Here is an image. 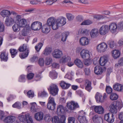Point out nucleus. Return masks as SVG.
Segmentation results:
<instances>
[{
	"instance_id": "1",
	"label": "nucleus",
	"mask_w": 123,
	"mask_h": 123,
	"mask_svg": "<svg viewBox=\"0 0 123 123\" xmlns=\"http://www.w3.org/2000/svg\"><path fill=\"white\" fill-rule=\"evenodd\" d=\"M50 93L53 96H55L58 94V89L56 85L54 84H51L48 88Z\"/></svg>"
},
{
	"instance_id": "2",
	"label": "nucleus",
	"mask_w": 123,
	"mask_h": 123,
	"mask_svg": "<svg viewBox=\"0 0 123 123\" xmlns=\"http://www.w3.org/2000/svg\"><path fill=\"white\" fill-rule=\"evenodd\" d=\"M42 27V23L38 21H35L31 24V28L33 30L37 31L40 30Z\"/></svg>"
},
{
	"instance_id": "3",
	"label": "nucleus",
	"mask_w": 123,
	"mask_h": 123,
	"mask_svg": "<svg viewBox=\"0 0 123 123\" xmlns=\"http://www.w3.org/2000/svg\"><path fill=\"white\" fill-rule=\"evenodd\" d=\"M107 48V44L104 42L98 45L97 47L98 51L100 53L105 52Z\"/></svg>"
},
{
	"instance_id": "4",
	"label": "nucleus",
	"mask_w": 123,
	"mask_h": 123,
	"mask_svg": "<svg viewBox=\"0 0 123 123\" xmlns=\"http://www.w3.org/2000/svg\"><path fill=\"white\" fill-rule=\"evenodd\" d=\"M114 116L112 113H109L105 114L104 116V119L109 123H111L114 121Z\"/></svg>"
},
{
	"instance_id": "5",
	"label": "nucleus",
	"mask_w": 123,
	"mask_h": 123,
	"mask_svg": "<svg viewBox=\"0 0 123 123\" xmlns=\"http://www.w3.org/2000/svg\"><path fill=\"white\" fill-rule=\"evenodd\" d=\"M67 105L68 109L71 110H73L79 107V106L77 103H75L73 101L70 102H67Z\"/></svg>"
},
{
	"instance_id": "6",
	"label": "nucleus",
	"mask_w": 123,
	"mask_h": 123,
	"mask_svg": "<svg viewBox=\"0 0 123 123\" xmlns=\"http://www.w3.org/2000/svg\"><path fill=\"white\" fill-rule=\"evenodd\" d=\"M109 56L107 55H105L100 57L99 61L100 65L101 66H104L107 62Z\"/></svg>"
},
{
	"instance_id": "7",
	"label": "nucleus",
	"mask_w": 123,
	"mask_h": 123,
	"mask_svg": "<svg viewBox=\"0 0 123 123\" xmlns=\"http://www.w3.org/2000/svg\"><path fill=\"white\" fill-rule=\"evenodd\" d=\"M108 31V25H103L99 29V33L101 35H104L107 33Z\"/></svg>"
},
{
	"instance_id": "8",
	"label": "nucleus",
	"mask_w": 123,
	"mask_h": 123,
	"mask_svg": "<svg viewBox=\"0 0 123 123\" xmlns=\"http://www.w3.org/2000/svg\"><path fill=\"white\" fill-rule=\"evenodd\" d=\"M53 56L56 58H59L62 55V51L58 49L54 50L52 53Z\"/></svg>"
},
{
	"instance_id": "9",
	"label": "nucleus",
	"mask_w": 123,
	"mask_h": 123,
	"mask_svg": "<svg viewBox=\"0 0 123 123\" xmlns=\"http://www.w3.org/2000/svg\"><path fill=\"white\" fill-rule=\"evenodd\" d=\"M66 18L63 17H60L56 20V22L58 24L59 26H62L66 23Z\"/></svg>"
},
{
	"instance_id": "10",
	"label": "nucleus",
	"mask_w": 123,
	"mask_h": 123,
	"mask_svg": "<svg viewBox=\"0 0 123 123\" xmlns=\"http://www.w3.org/2000/svg\"><path fill=\"white\" fill-rule=\"evenodd\" d=\"M81 57L84 59H88L90 57L89 51L87 50L83 49L80 53Z\"/></svg>"
},
{
	"instance_id": "11",
	"label": "nucleus",
	"mask_w": 123,
	"mask_h": 123,
	"mask_svg": "<svg viewBox=\"0 0 123 123\" xmlns=\"http://www.w3.org/2000/svg\"><path fill=\"white\" fill-rule=\"evenodd\" d=\"M113 87L116 91L121 92L123 91V85L120 84H116L113 85Z\"/></svg>"
},
{
	"instance_id": "12",
	"label": "nucleus",
	"mask_w": 123,
	"mask_h": 123,
	"mask_svg": "<svg viewBox=\"0 0 123 123\" xmlns=\"http://www.w3.org/2000/svg\"><path fill=\"white\" fill-rule=\"evenodd\" d=\"M15 120V117L14 116H9L6 117L2 120L5 123H13Z\"/></svg>"
},
{
	"instance_id": "13",
	"label": "nucleus",
	"mask_w": 123,
	"mask_h": 123,
	"mask_svg": "<svg viewBox=\"0 0 123 123\" xmlns=\"http://www.w3.org/2000/svg\"><path fill=\"white\" fill-rule=\"evenodd\" d=\"M16 20L12 18L11 17H8L6 18L5 21V23L7 26H9L14 23L16 22Z\"/></svg>"
},
{
	"instance_id": "14",
	"label": "nucleus",
	"mask_w": 123,
	"mask_h": 123,
	"mask_svg": "<svg viewBox=\"0 0 123 123\" xmlns=\"http://www.w3.org/2000/svg\"><path fill=\"white\" fill-rule=\"evenodd\" d=\"M95 112L99 114H102L104 112V109L100 106H95L93 107Z\"/></svg>"
},
{
	"instance_id": "15",
	"label": "nucleus",
	"mask_w": 123,
	"mask_h": 123,
	"mask_svg": "<svg viewBox=\"0 0 123 123\" xmlns=\"http://www.w3.org/2000/svg\"><path fill=\"white\" fill-rule=\"evenodd\" d=\"M80 43L82 46H85L88 45L89 43V39L86 37H81L80 40Z\"/></svg>"
},
{
	"instance_id": "16",
	"label": "nucleus",
	"mask_w": 123,
	"mask_h": 123,
	"mask_svg": "<svg viewBox=\"0 0 123 123\" xmlns=\"http://www.w3.org/2000/svg\"><path fill=\"white\" fill-rule=\"evenodd\" d=\"M43 112H39L35 114L34 118L36 120L40 121L43 119Z\"/></svg>"
},
{
	"instance_id": "17",
	"label": "nucleus",
	"mask_w": 123,
	"mask_h": 123,
	"mask_svg": "<svg viewBox=\"0 0 123 123\" xmlns=\"http://www.w3.org/2000/svg\"><path fill=\"white\" fill-rule=\"evenodd\" d=\"M117 28V24L114 23H111L109 26V29L112 33L116 32Z\"/></svg>"
},
{
	"instance_id": "18",
	"label": "nucleus",
	"mask_w": 123,
	"mask_h": 123,
	"mask_svg": "<svg viewBox=\"0 0 123 123\" xmlns=\"http://www.w3.org/2000/svg\"><path fill=\"white\" fill-rule=\"evenodd\" d=\"M8 54L6 51H3L1 53L0 58L1 61L6 62L8 59Z\"/></svg>"
},
{
	"instance_id": "19",
	"label": "nucleus",
	"mask_w": 123,
	"mask_h": 123,
	"mask_svg": "<svg viewBox=\"0 0 123 123\" xmlns=\"http://www.w3.org/2000/svg\"><path fill=\"white\" fill-rule=\"evenodd\" d=\"M85 89L89 92H90L92 89L91 86V82L89 80H85Z\"/></svg>"
},
{
	"instance_id": "20",
	"label": "nucleus",
	"mask_w": 123,
	"mask_h": 123,
	"mask_svg": "<svg viewBox=\"0 0 123 123\" xmlns=\"http://www.w3.org/2000/svg\"><path fill=\"white\" fill-rule=\"evenodd\" d=\"M95 98L97 103L100 102L102 103L104 102V100L102 99V95L100 93L98 92L96 93L95 96Z\"/></svg>"
},
{
	"instance_id": "21",
	"label": "nucleus",
	"mask_w": 123,
	"mask_h": 123,
	"mask_svg": "<svg viewBox=\"0 0 123 123\" xmlns=\"http://www.w3.org/2000/svg\"><path fill=\"white\" fill-rule=\"evenodd\" d=\"M98 35V29H93L90 32V35L92 38L96 37Z\"/></svg>"
},
{
	"instance_id": "22",
	"label": "nucleus",
	"mask_w": 123,
	"mask_h": 123,
	"mask_svg": "<svg viewBox=\"0 0 123 123\" xmlns=\"http://www.w3.org/2000/svg\"><path fill=\"white\" fill-rule=\"evenodd\" d=\"M110 111L112 114H116L117 112V108L113 102L109 106Z\"/></svg>"
},
{
	"instance_id": "23",
	"label": "nucleus",
	"mask_w": 123,
	"mask_h": 123,
	"mask_svg": "<svg viewBox=\"0 0 123 123\" xmlns=\"http://www.w3.org/2000/svg\"><path fill=\"white\" fill-rule=\"evenodd\" d=\"M29 114H27L25 115H22L18 117V119L21 122L23 123L26 122L27 119L29 118Z\"/></svg>"
},
{
	"instance_id": "24",
	"label": "nucleus",
	"mask_w": 123,
	"mask_h": 123,
	"mask_svg": "<svg viewBox=\"0 0 123 123\" xmlns=\"http://www.w3.org/2000/svg\"><path fill=\"white\" fill-rule=\"evenodd\" d=\"M41 28L42 31L44 33H48L50 30V27L46 24L43 25Z\"/></svg>"
},
{
	"instance_id": "25",
	"label": "nucleus",
	"mask_w": 123,
	"mask_h": 123,
	"mask_svg": "<svg viewBox=\"0 0 123 123\" xmlns=\"http://www.w3.org/2000/svg\"><path fill=\"white\" fill-rule=\"evenodd\" d=\"M93 119L95 123H103L102 118L100 117H98L97 115L94 116Z\"/></svg>"
},
{
	"instance_id": "26",
	"label": "nucleus",
	"mask_w": 123,
	"mask_h": 123,
	"mask_svg": "<svg viewBox=\"0 0 123 123\" xmlns=\"http://www.w3.org/2000/svg\"><path fill=\"white\" fill-rule=\"evenodd\" d=\"M0 14L2 17L5 18L8 17L11 15L10 12L7 10H3L0 12Z\"/></svg>"
},
{
	"instance_id": "27",
	"label": "nucleus",
	"mask_w": 123,
	"mask_h": 123,
	"mask_svg": "<svg viewBox=\"0 0 123 123\" xmlns=\"http://www.w3.org/2000/svg\"><path fill=\"white\" fill-rule=\"evenodd\" d=\"M18 50L20 52H29V49L27 48L26 45L24 44H23L22 46H21L18 49Z\"/></svg>"
},
{
	"instance_id": "28",
	"label": "nucleus",
	"mask_w": 123,
	"mask_h": 123,
	"mask_svg": "<svg viewBox=\"0 0 123 123\" xmlns=\"http://www.w3.org/2000/svg\"><path fill=\"white\" fill-rule=\"evenodd\" d=\"M60 85L63 89H67L70 86V84L67 83L64 81H61L60 83Z\"/></svg>"
},
{
	"instance_id": "29",
	"label": "nucleus",
	"mask_w": 123,
	"mask_h": 123,
	"mask_svg": "<svg viewBox=\"0 0 123 123\" xmlns=\"http://www.w3.org/2000/svg\"><path fill=\"white\" fill-rule=\"evenodd\" d=\"M112 53L113 57L115 59H117L119 57L120 55V53L119 51L116 49L112 51Z\"/></svg>"
},
{
	"instance_id": "30",
	"label": "nucleus",
	"mask_w": 123,
	"mask_h": 123,
	"mask_svg": "<svg viewBox=\"0 0 123 123\" xmlns=\"http://www.w3.org/2000/svg\"><path fill=\"white\" fill-rule=\"evenodd\" d=\"M75 64L80 68H82L83 67V64L81 61L78 59H76L74 61Z\"/></svg>"
},
{
	"instance_id": "31",
	"label": "nucleus",
	"mask_w": 123,
	"mask_h": 123,
	"mask_svg": "<svg viewBox=\"0 0 123 123\" xmlns=\"http://www.w3.org/2000/svg\"><path fill=\"white\" fill-rule=\"evenodd\" d=\"M94 72L96 74L98 75L102 74L103 70L101 67L96 66L94 68Z\"/></svg>"
},
{
	"instance_id": "32",
	"label": "nucleus",
	"mask_w": 123,
	"mask_h": 123,
	"mask_svg": "<svg viewBox=\"0 0 123 123\" xmlns=\"http://www.w3.org/2000/svg\"><path fill=\"white\" fill-rule=\"evenodd\" d=\"M9 51L11 56L12 58H14L16 56L18 52L17 50L12 48L10 49Z\"/></svg>"
},
{
	"instance_id": "33",
	"label": "nucleus",
	"mask_w": 123,
	"mask_h": 123,
	"mask_svg": "<svg viewBox=\"0 0 123 123\" xmlns=\"http://www.w3.org/2000/svg\"><path fill=\"white\" fill-rule=\"evenodd\" d=\"M55 22L56 20L55 19L53 18H50L48 19L46 24L50 27L54 22Z\"/></svg>"
},
{
	"instance_id": "34",
	"label": "nucleus",
	"mask_w": 123,
	"mask_h": 123,
	"mask_svg": "<svg viewBox=\"0 0 123 123\" xmlns=\"http://www.w3.org/2000/svg\"><path fill=\"white\" fill-rule=\"evenodd\" d=\"M26 20L25 19H20L18 22V25L20 27H24L26 25Z\"/></svg>"
},
{
	"instance_id": "35",
	"label": "nucleus",
	"mask_w": 123,
	"mask_h": 123,
	"mask_svg": "<svg viewBox=\"0 0 123 123\" xmlns=\"http://www.w3.org/2000/svg\"><path fill=\"white\" fill-rule=\"evenodd\" d=\"M70 58L69 57L65 56L62 57L60 61V62L63 63L70 61Z\"/></svg>"
},
{
	"instance_id": "36",
	"label": "nucleus",
	"mask_w": 123,
	"mask_h": 123,
	"mask_svg": "<svg viewBox=\"0 0 123 123\" xmlns=\"http://www.w3.org/2000/svg\"><path fill=\"white\" fill-rule=\"evenodd\" d=\"M64 109L63 107L61 105H59L57 107V112L60 114L64 112Z\"/></svg>"
},
{
	"instance_id": "37",
	"label": "nucleus",
	"mask_w": 123,
	"mask_h": 123,
	"mask_svg": "<svg viewBox=\"0 0 123 123\" xmlns=\"http://www.w3.org/2000/svg\"><path fill=\"white\" fill-rule=\"evenodd\" d=\"M52 51V49L50 48H46L43 52V54L45 55L50 54Z\"/></svg>"
},
{
	"instance_id": "38",
	"label": "nucleus",
	"mask_w": 123,
	"mask_h": 123,
	"mask_svg": "<svg viewBox=\"0 0 123 123\" xmlns=\"http://www.w3.org/2000/svg\"><path fill=\"white\" fill-rule=\"evenodd\" d=\"M49 76L52 79H56L57 77V74L55 71H51L50 72Z\"/></svg>"
},
{
	"instance_id": "39",
	"label": "nucleus",
	"mask_w": 123,
	"mask_h": 123,
	"mask_svg": "<svg viewBox=\"0 0 123 123\" xmlns=\"http://www.w3.org/2000/svg\"><path fill=\"white\" fill-rule=\"evenodd\" d=\"M113 103L117 109L121 108L123 107V105L121 102L117 101H114Z\"/></svg>"
},
{
	"instance_id": "40",
	"label": "nucleus",
	"mask_w": 123,
	"mask_h": 123,
	"mask_svg": "<svg viewBox=\"0 0 123 123\" xmlns=\"http://www.w3.org/2000/svg\"><path fill=\"white\" fill-rule=\"evenodd\" d=\"M69 34L68 32H66L62 33L61 36V40L63 42L65 41Z\"/></svg>"
},
{
	"instance_id": "41",
	"label": "nucleus",
	"mask_w": 123,
	"mask_h": 123,
	"mask_svg": "<svg viewBox=\"0 0 123 123\" xmlns=\"http://www.w3.org/2000/svg\"><path fill=\"white\" fill-rule=\"evenodd\" d=\"M31 111L33 112L37 111V110L35 107V106H36V103L35 102L32 103H31Z\"/></svg>"
},
{
	"instance_id": "42",
	"label": "nucleus",
	"mask_w": 123,
	"mask_h": 123,
	"mask_svg": "<svg viewBox=\"0 0 123 123\" xmlns=\"http://www.w3.org/2000/svg\"><path fill=\"white\" fill-rule=\"evenodd\" d=\"M56 104H47V108L49 110H53L55 108Z\"/></svg>"
},
{
	"instance_id": "43",
	"label": "nucleus",
	"mask_w": 123,
	"mask_h": 123,
	"mask_svg": "<svg viewBox=\"0 0 123 123\" xmlns=\"http://www.w3.org/2000/svg\"><path fill=\"white\" fill-rule=\"evenodd\" d=\"M108 44L111 48H113L116 45V43L113 40H110L108 42Z\"/></svg>"
},
{
	"instance_id": "44",
	"label": "nucleus",
	"mask_w": 123,
	"mask_h": 123,
	"mask_svg": "<svg viewBox=\"0 0 123 123\" xmlns=\"http://www.w3.org/2000/svg\"><path fill=\"white\" fill-rule=\"evenodd\" d=\"M118 96L115 93H112L110 96V98L112 100H117L118 98Z\"/></svg>"
},
{
	"instance_id": "45",
	"label": "nucleus",
	"mask_w": 123,
	"mask_h": 123,
	"mask_svg": "<svg viewBox=\"0 0 123 123\" xmlns=\"http://www.w3.org/2000/svg\"><path fill=\"white\" fill-rule=\"evenodd\" d=\"M20 27L18 24H15L12 26L13 31L14 32L18 31L19 30Z\"/></svg>"
},
{
	"instance_id": "46",
	"label": "nucleus",
	"mask_w": 123,
	"mask_h": 123,
	"mask_svg": "<svg viewBox=\"0 0 123 123\" xmlns=\"http://www.w3.org/2000/svg\"><path fill=\"white\" fill-rule=\"evenodd\" d=\"M52 61V58L49 57H46L45 60V64L46 65H49L51 63Z\"/></svg>"
},
{
	"instance_id": "47",
	"label": "nucleus",
	"mask_w": 123,
	"mask_h": 123,
	"mask_svg": "<svg viewBox=\"0 0 123 123\" xmlns=\"http://www.w3.org/2000/svg\"><path fill=\"white\" fill-rule=\"evenodd\" d=\"M29 52H24L22 53H20L19 56L22 59H24L27 57L28 54Z\"/></svg>"
},
{
	"instance_id": "48",
	"label": "nucleus",
	"mask_w": 123,
	"mask_h": 123,
	"mask_svg": "<svg viewBox=\"0 0 123 123\" xmlns=\"http://www.w3.org/2000/svg\"><path fill=\"white\" fill-rule=\"evenodd\" d=\"M66 15L68 19L70 21L72 20L74 18V15L70 13H66Z\"/></svg>"
},
{
	"instance_id": "49",
	"label": "nucleus",
	"mask_w": 123,
	"mask_h": 123,
	"mask_svg": "<svg viewBox=\"0 0 123 123\" xmlns=\"http://www.w3.org/2000/svg\"><path fill=\"white\" fill-rule=\"evenodd\" d=\"M52 121L53 123H60L59 119L58 116H55L52 119Z\"/></svg>"
},
{
	"instance_id": "50",
	"label": "nucleus",
	"mask_w": 123,
	"mask_h": 123,
	"mask_svg": "<svg viewBox=\"0 0 123 123\" xmlns=\"http://www.w3.org/2000/svg\"><path fill=\"white\" fill-rule=\"evenodd\" d=\"M78 119L80 123H86L87 120L86 117H78Z\"/></svg>"
},
{
	"instance_id": "51",
	"label": "nucleus",
	"mask_w": 123,
	"mask_h": 123,
	"mask_svg": "<svg viewBox=\"0 0 123 123\" xmlns=\"http://www.w3.org/2000/svg\"><path fill=\"white\" fill-rule=\"evenodd\" d=\"M25 76L22 74L20 75L19 77L18 81L20 82H24L25 81Z\"/></svg>"
},
{
	"instance_id": "52",
	"label": "nucleus",
	"mask_w": 123,
	"mask_h": 123,
	"mask_svg": "<svg viewBox=\"0 0 123 123\" xmlns=\"http://www.w3.org/2000/svg\"><path fill=\"white\" fill-rule=\"evenodd\" d=\"M92 23L91 21L89 20H84L81 24V25H88Z\"/></svg>"
},
{
	"instance_id": "53",
	"label": "nucleus",
	"mask_w": 123,
	"mask_h": 123,
	"mask_svg": "<svg viewBox=\"0 0 123 123\" xmlns=\"http://www.w3.org/2000/svg\"><path fill=\"white\" fill-rule=\"evenodd\" d=\"M43 45V44L42 43H39L38 44H37L35 46V49L37 52L39 51Z\"/></svg>"
},
{
	"instance_id": "54",
	"label": "nucleus",
	"mask_w": 123,
	"mask_h": 123,
	"mask_svg": "<svg viewBox=\"0 0 123 123\" xmlns=\"http://www.w3.org/2000/svg\"><path fill=\"white\" fill-rule=\"evenodd\" d=\"M21 104L19 102H16L13 104L12 106L14 108H16L18 109H20L21 108Z\"/></svg>"
},
{
	"instance_id": "55",
	"label": "nucleus",
	"mask_w": 123,
	"mask_h": 123,
	"mask_svg": "<svg viewBox=\"0 0 123 123\" xmlns=\"http://www.w3.org/2000/svg\"><path fill=\"white\" fill-rule=\"evenodd\" d=\"M81 33L83 35L87 34L89 32V31L86 29H82L79 30Z\"/></svg>"
},
{
	"instance_id": "56",
	"label": "nucleus",
	"mask_w": 123,
	"mask_h": 123,
	"mask_svg": "<svg viewBox=\"0 0 123 123\" xmlns=\"http://www.w3.org/2000/svg\"><path fill=\"white\" fill-rule=\"evenodd\" d=\"M51 26L53 30H56L58 28V27L59 26L56 22H54Z\"/></svg>"
},
{
	"instance_id": "57",
	"label": "nucleus",
	"mask_w": 123,
	"mask_h": 123,
	"mask_svg": "<svg viewBox=\"0 0 123 123\" xmlns=\"http://www.w3.org/2000/svg\"><path fill=\"white\" fill-rule=\"evenodd\" d=\"M68 123H74L75 118L73 117H70L68 118Z\"/></svg>"
},
{
	"instance_id": "58",
	"label": "nucleus",
	"mask_w": 123,
	"mask_h": 123,
	"mask_svg": "<svg viewBox=\"0 0 123 123\" xmlns=\"http://www.w3.org/2000/svg\"><path fill=\"white\" fill-rule=\"evenodd\" d=\"M105 90L107 93L109 94L111 93L112 91V89L109 86H106Z\"/></svg>"
},
{
	"instance_id": "59",
	"label": "nucleus",
	"mask_w": 123,
	"mask_h": 123,
	"mask_svg": "<svg viewBox=\"0 0 123 123\" xmlns=\"http://www.w3.org/2000/svg\"><path fill=\"white\" fill-rule=\"evenodd\" d=\"M34 93L33 91L30 90L27 93V96L29 98H32L34 96Z\"/></svg>"
},
{
	"instance_id": "60",
	"label": "nucleus",
	"mask_w": 123,
	"mask_h": 123,
	"mask_svg": "<svg viewBox=\"0 0 123 123\" xmlns=\"http://www.w3.org/2000/svg\"><path fill=\"white\" fill-rule=\"evenodd\" d=\"M48 100V104H56L55 103L54 98L51 97V96L49 97Z\"/></svg>"
},
{
	"instance_id": "61",
	"label": "nucleus",
	"mask_w": 123,
	"mask_h": 123,
	"mask_svg": "<svg viewBox=\"0 0 123 123\" xmlns=\"http://www.w3.org/2000/svg\"><path fill=\"white\" fill-rule=\"evenodd\" d=\"M34 74L32 73H30L27 74V78L28 80H31L33 79Z\"/></svg>"
},
{
	"instance_id": "62",
	"label": "nucleus",
	"mask_w": 123,
	"mask_h": 123,
	"mask_svg": "<svg viewBox=\"0 0 123 123\" xmlns=\"http://www.w3.org/2000/svg\"><path fill=\"white\" fill-rule=\"evenodd\" d=\"M38 63L40 66H43L44 64V60L43 59L40 58L39 59L38 61Z\"/></svg>"
},
{
	"instance_id": "63",
	"label": "nucleus",
	"mask_w": 123,
	"mask_h": 123,
	"mask_svg": "<svg viewBox=\"0 0 123 123\" xmlns=\"http://www.w3.org/2000/svg\"><path fill=\"white\" fill-rule=\"evenodd\" d=\"M105 16L101 15H95L94 16V18L96 19H100L102 18H104Z\"/></svg>"
},
{
	"instance_id": "64",
	"label": "nucleus",
	"mask_w": 123,
	"mask_h": 123,
	"mask_svg": "<svg viewBox=\"0 0 123 123\" xmlns=\"http://www.w3.org/2000/svg\"><path fill=\"white\" fill-rule=\"evenodd\" d=\"M117 28L120 30L123 29V22L119 23L117 25Z\"/></svg>"
}]
</instances>
